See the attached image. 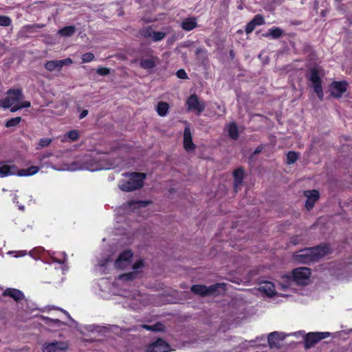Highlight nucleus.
I'll return each mask as SVG.
<instances>
[{"label": "nucleus", "mask_w": 352, "mask_h": 352, "mask_svg": "<svg viewBox=\"0 0 352 352\" xmlns=\"http://www.w3.org/2000/svg\"><path fill=\"white\" fill-rule=\"evenodd\" d=\"M19 208L21 210H24V209H25V207L23 206H19Z\"/></svg>", "instance_id": "nucleus-60"}, {"label": "nucleus", "mask_w": 352, "mask_h": 352, "mask_svg": "<svg viewBox=\"0 0 352 352\" xmlns=\"http://www.w3.org/2000/svg\"><path fill=\"white\" fill-rule=\"evenodd\" d=\"M7 94L6 98L0 100V107L4 109L10 108L12 112H16L22 108L31 106L30 102L23 100L24 96L21 89H9Z\"/></svg>", "instance_id": "nucleus-3"}, {"label": "nucleus", "mask_w": 352, "mask_h": 352, "mask_svg": "<svg viewBox=\"0 0 352 352\" xmlns=\"http://www.w3.org/2000/svg\"><path fill=\"white\" fill-rule=\"evenodd\" d=\"M252 21L256 25L259 26L265 23L264 18L261 14H256L254 16V17L252 19Z\"/></svg>", "instance_id": "nucleus-46"}, {"label": "nucleus", "mask_w": 352, "mask_h": 352, "mask_svg": "<svg viewBox=\"0 0 352 352\" xmlns=\"http://www.w3.org/2000/svg\"><path fill=\"white\" fill-rule=\"evenodd\" d=\"M45 254H49L43 247H37L30 251L29 255L34 259H38L36 256H39L38 258L41 259L42 256H44Z\"/></svg>", "instance_id": "nucleus-28"}, {"label": "nucleus", "mask_w": 352, "mask_h": 352, "mask_svg": "<svg viewBox=\"0 0 352 352\" xmlns=\"http://www.w3.org/2000/svg\"><path fill=\"white\" fill-rule=\"evenodd\" d=\"M153 32H154V31L153 30V29L151 27H146V28H142L140 30L141 36L145 38L151 39Z\"/></svg>", "instance_id": "nucleus-38"}, {"label": "nucleus", "mask_w": 352, "mask_h": 352, "mask_svg": "<svg viewBox=\"0 0 352 352\" xmlns=\"http://www.w3.org/2000/svg\"><path fill=\"white\" fill-rule=\"evenodd\" d=\"M197 26V19L191 16L184 19L181 23V28L185 31H190Z\"/></svg>", "instance_id": "nucleus-23"}, {"label": "nucleus", "mask_w": 352, "mask_h": 352, "mask_svg": "<svg viewBox=\"0 0 352 352\" xmlns=\"http://www.w3.org/2000/svg\"><path fill=\"white\" fill-rule=\"evenodd\" d=\"M21 120V117H16V118H11L6 122V126L8 128L16 126L20 123Z\"/></svg>", "instance_id": "nucleus-40"}, {"label": "nucleus", "mask_w": 352, "mask_h": 352, "mask_svg": "<svg viewBox=\"0 0 352 352\" xmlns=\"http://www.w3.org/2000/svg\"><path fill=\"white\" fill-rule=\"evenodd\" d=\"M52 259H53V261H54V262H57V263H60V262L58 260H57L56 258H53Z\"/></svg>", "instance_id": "nucleus-61"}, {"label": "nucleus", "mask_w": 352, "mask_h": 352, "mask_svg": "<svg viewBox=\"0 0 352 352\" xmlns=\"http://www.w3.org/2000/svg\"><path fill=\"white\" fill-rule=\"evenodd\" d=\"M157 58L151 57L148 58H142L140 60V66L146 69H153L155 67V60Z\"/></svg>", "instance_id": "nucleus-26"}, {"label": "nucleus", "mask_w": 352, "mask_h": 352, "mask_svg": "<svg viewBox=\"0 0 352 352\" xmlns=\"http://www.w3.org/2000/svg\"><path fill=\"white\" fill-rule=\"evenodd\" d=\"M329 336V332H311L305 338V346L307 349L314 346L320 340Z\"/></svg>", "instance_id": "nucleus-13"}, {"label": "nucleus", "mask_w": 352, "mask_h": 352, "mask_svg": "<svg viewBox=\"0 0 352 352\" xmlns=\"http://www.w3.org/2000/svg\"><path fill=\"white\" fill-rule=\"evenodd\" d=\"M17 197H17V195H14V197H13V198H12V200H13V201H14V203H18V201H17Z\"/></svg>", "instance_id": "nucleus-59"}, {"label": "nucleus", "mask_w": 352, "mask_h": 352, "mask_svg": "<svg viewBox=\"0 0 352 352\" xmlns=\"http://www.w3.org/2000/svg\"><path fill=\"white\" fill-rule=\"evenodd\" d=\"M168 109L169 105L167 102H160L157 105L156 111L159 116L164 117L167 115Z\"/></svg>", "instance_id": "nucleus-29"}, {"label": "nucleus", "mask_w": 352, "mask_h": 352, "mask_svg": "<svg viewBox=\"0 0 352 352\" xmlns=\"http://www.w3.org/2000/svg\"><path fill=\"white\" fill-rule=\"evenodd\" d=\"M122 165V160L112 154L93 150L79 157L65 169L69 171L89 170L91 172L114 168Z\"/></svg>", "instance_id": "nucleus-1"}, {"label": "nucleus", "mask_w": 352, "mask_h": 352, "mask_svg": "<svg viewBox=\"0 0 352 352\" xmlns=\"http://www.w3.org/2000/svg\"><path fill=\"white\" fill-rule=\"evenodd\" d=\"M184 147L188 152L192 151L195 148V145L192 142L191 131L188 124H187L184 131Z\"/></svg>", "instance_id": "nucleus-18"}, {"label": "nucleus", "mask_w": 352, "mask_h": 352, "mask_svg": "<svg viewBox=\"0 0 352 352\" xmlns=\"http://www.w3.org/2000/svg\"><path fill=\"white\" fill-rule=\"evenodd\" d=\"M94 58V55L91 52H87L82 56V63H89Z\"/></svg>", "instance_id": "nucleus-48"}, {"label": "nucleus", "mask_w": 352, "mask_h": 352, "mask_svg": "<svg viewBox=\"0 0 352 352\" xmlns=\"http://www.w3.org/2000/svg\"><path fill=\"white\" fill-rule=\"evenodd\" d=\"M263 150V146L261 145V146H258L254 151V155H257L258 153H260Z\"/></svg>", "instance_id": "nucleus-57"}, {"label": "nucleus", "mask_w": 352, "mask_h": 352, "mask_svg": "<svg viewBox=\"0 0 352 352\" xmlns=\"http://www.w3.org/2000/svg\"><path fill=\"white\" fill-rule=\"evenodd\" d=\"M97 74H98L100 76H106L109 74V69L106 67H99L97 69Z\"/></svg>", "instance_id": "nucleus-52"}, {"label": "nucleus", "mask_w": 352, "mask_h": 352, "mask_svg": "<svg viewBox=\"0 0 352 352\" xmlns=\"http://www.w3.org/2000/svg\"><path fill=\"white\" fill-rule=\"evenodd\" d=\"M225 286L226 285L224 283H217L210 285V287H206L201 285H195L192 286L191 291L193 293L200 296L213 295L217 294V290L219 289L224 291Z\"/></svg>", "instance_id": "nucleus-9"}, {"label": "nucleus", "mask_w": 352, "mask_h": 352, "mask_svg": "<svg viewBox=\"0 0 352 352\" xmlns=\"http://www.w3.org/2000/svg\"><path fill=\"white\" fill-rule=\"evenodd\" d=\"M150 204V201H129L126 204V206L130 209H135L136 207H146L148 204Z\"/></svg>", "instance_id": "nucleus-34"}, {"label": "nucleus", "mask_w": 352, "mask_h": 352, "mask_svg": "<svg viewBox=\"0 0 352 352\" xmlns=\"http://www.w3.org/2000/svg\"><path fill=\"white\" fill-rule=\"evenodd\" d=\"M73 63L72 60L70 58H67L63 60H58V66L60 69L64 66V65H71Z\"/></svg>", "instance_id": "nucleus-49"}, {"label": "nucleus", "mask_w": 352, "mask_h": 352, "mask_svg": "<svg viewBox=\"0 0 352 352\" xmlns=\"http://www.w3.org/2000/svg\"><path fill=\"white\" fill-rule=\"evenodd\" d=\"M87 114H88V111L87 110H83L80 113V114L79 116V118L80 119H82V118H85L87 116Z\"/></svg>", "instance_id": "nucleus-56"}, {"label": "nucleus", "mask_w": 352, "mask_h": 352, "mask_svg": "<svg viewBox=\"0 0 352 352\" xmlns=\"http://www.w3.org/2000/svg\"><path fill=\"white\" fill-rule=\"evenodd\" d=\"M41 169L40 166H32L28 168L18 170L17 175L21 177H27L35 175Z\"/></svg>", "instance_id": "nucleus-24"}, {"label": "nucleus", "mask_w": 352, "mask_h": 352, "mask_svg": "<svg viewBox=\"0 0 352 352\" xmlns=\"http://www.w3.org/2000/svg\"><path fill=\"white\" fill-rule=\"evenodd\" d=\"M229 136L233 139L236 140L239 137L238 128L234 122L230 123L227 126Z\"/></svg>", "instance_id": "nucleus-31"}, {"label": "nucleus", "mask_w": 352, "mask_h": 352, "mask_svg": "<svg viewBox=\"0 0 352 352\" xmlns=\"http://www.w3.org/2000/svg\"><path fill=\"white\" fill-rule=\"evenodd\" d=\"M76 32V27L74 25L66 26L60 29L58 34L61 36L67 37L73 35Z\"/></svg>", "instance_id": "nucleus-30"}, {"label": "nucleus", "mask_w": 352, "mask_h": 352, "mask_svg": "<svg viewBox=\"0 0 352 352\" xmlns=\"http://www.w3.org/2000/svg\"><path fill=\"white\" fill-rule=\"evenodd\" d=\"M350 265H352V260H350L348 262H344L343 263H333L331 265L329 269L333 271L332 274L338 277L347 276L345 275V274L349 272Z\"/></svg>", "instance_id": "nucleus-12"}, {"label": "nucleus", "mask_w": 352, "mask_h": 352, "mask_svg": "<svg viewBox=\"0 0 352 352\" xmlns=\"http://www.w3.org/2000/svg\"><path fill=\"white\" fill-rule=\"evenodd\" d=\"M11 23L12 20L9 16L0 15V26L8 27Z\"/></svg>", "instance_id": "nucleus-42"}, {"label": "nucleus", "mask_w": 352, "mask_h": 352, "mask_svg": "<svg viewBox=\"0 0 352 352\" xmlns=\"http://www.w3.org/2000/svg\"><path fill=\"white\" fill-rule=\"evenodd\" d=\"M283 31L280 28L278 27H273L268 30L266 36H270L272 38H278L283 35Z\"/></svg>", "instance_id": "nucleus-32"}, {"label": "nucleus", "mask_w": 352, "mask_h": 352, "mask_svg": "<svg viewBox=\"0 0 352 352\" xmlns=\"http://www.w3.org/2000/svg\"><path fill=\"white\" fill-rule=\"evenodd\" d=\"M143 266V261H138L133 264L132 272L120 275L118 279L121 280H132L135 279L138 274L141 272Z\"/></svg>", "instance_id": "nucleus-14"}, {"label": "nucleus", "mask_w": 352, "mask_h": 352, "mask_svg": "<svg viewBox=\"0 0 352 352\" xmlns=\"http://www.w3.org/2000/svg\"><path fill=\"white\" fill-rule=\"evenodd\" d=\"M256 25L252 21V20L246 25L245 32L246 34H250L255 29Z\"/></svg>", "instance_id": "nucleus-50"}, {"label": "nucleus", "mask_w": 352, "mask_h": 352, "mask_svg": "<svg viewBox=\"0 0 352 352\" xmlns=\"http://www.w3.org/2000/svg\"><path fill=\"white\" fill-rule=\"evenodd\" d=\"M84 328L86 331H87L89 332H91V333L97 332L99 333H102L105 329V327L99 326L97 324H94L86 325Z\"/></svg>", "instance_id": "nucleus-35"}, {"label": "nucleus", "mask_w": 352, "mask_h": 352, "mask_svg": "<svg viewBox=\"0 0 352 352\" xmlns=\"http://www.w3.org/2000/svg\"><path fill=\"white\" fill-rule=\"evenodd\" d=\"M132 257V252L127 250L120 253L116 259H115L113 254L107 255L104 258L98 261V265L101 270H102V273L104 274L106 273V272L103 268L107 266L109 263H112L113 261H114V267L116 269L124 270L131 265Z\"/></svg>", "instance_id": "nucleus-5"}, {"label": "nucleus", "mask_w": 352, "mask_h": 352, "mask_svg": "<svg viewBox=\"0 0 352 352\" xmlns=\"http://www.w3.org/2000/svg\"><path fill=\"white\" fill-rule=\"evenodd\" d=\"M58 156L51 152H46L38 155V164L41 168H51L57 170H67L65 169L69 164H65L64 167H58L56 164V160Z\"/></svg>", "instance_id": "nucleus-8"}, {"label": "nucleus", "mask_w": 352, "mask_h": 352, "mask_svg": "<svg viewBox=\"0 0 352 352\" xmlns=\"http://www.w3.org/2000/svg\"><path fill=\"white\" fill-rule=\"evenodd\" d=\"M169 348L167 342L162 339H158L147 346L146 352H167Z\"/></svg>", "instance_id": "nucleus-15"}, {"label": "nucleus", "mask_w": 352, "mask_h": 352, "mask_svg": "<svg viewBox=\"0 0 352 352\" xmlns=\"http://www.w3.org/2000/svg\"><path fill=\"white\" fill-rule=\"evenodd\" d=\"M329 252L330 248L327 245L305 248L297 252L294 255V259L298 263H309L317 261L319 258L329 253Z\"/></svg>", "instance_id": "nucleus-4"}, {"label": "nucleus", "mask_w": 352, "mask_h": 352, "mask_svg": "<svg viewBox=\"0 0 352 352\" xmlns=\"http://www.w3.org/2000/svg\"><path fill=\"white\" fill-rule=\"evenodd\" d=\"M187 109L190 111H196L200 114L205 109L204 102L200 101L195 94H192L186 100Z\"/></svg>", "instance_id": "nucleus-11"}, {"label": "nucleus", "mask_w": 352, "mask_h": 352, "mask_svg": "<svg viewBox=\"0 0 352 352\" xmlns=\"http://www.w3.org/2000/svg\"><path fill=\"white\" fill-rule=\"evenodd\" d=\"M258 340L265 341V339L264 336H261V338H256L255 340H252L251 341H245V343H249L251 344V346H253L255 343H256Z\"/></svg>", "instance_id": "nucleus-54"}, {"label": "nucleus", "mask_w": 352, "mask_h": 352, "mask_svg": "<svg viewBox=\"0 0 352 352\" xmlns=\"http://www.w3.org/2000/svg\"><path fill=\"white\" fill-rule=\"evenodd\" d=\"M286 337L284 333L274 331L269 334L267 337V342L271 349L278 348L280 346V342L283 341Z\"/></svg>", "instance_id": "nucleus-16"}, {"label": "nucleus", "mask_w": 352, "mask_h": 352, "mask_svg": "<svg viewBox=\"0 0 352 352\" xmlns=\"http://www.w3.org/2000/svg\"><path fill=\"white\" fill-rule=\"evenodd\" d=\"M123 175L128 177V180H121L118 184L119 188L124 192H131L140 188L143 186V182L146 178V174L142 173H124Z\"/></svg>", "instance_id": "nucleus-6"}, {"label": "nucleus", "mask_w": 352, "mask_h": 352, "mask_svg": "<svg viewBox=\"0 0 352 352\" xmlns=\"http://www.w3.org/2000/svg\"><path fill=\"white\" fill-rule=\"evenodd\" d=\"M347 83L345 81L333 82L330 86V91L332 96L336 98H340L344 92L346 91Z\"/></svg>", "instance_id": "nucleus-17"}, {"label": "nucleus", "mask_w": 352, "mask_h": 352, "mask_svg": "<svg viewBox=\"0 0 352 352\" xmlns=\"http://www.w3.org/2000/svg\"><path fill=\"white\" fill-rule=\"evenodd\" d=\"M195 54L198 56L202 57L203 58H206L207 56V50L204 48L199 47L196 50Z\"/></svg>", "instance_id": "nucleus-51"}, {"label": "nucleus", "mask_w": 352, "mask_h": 352, "mask_svg": "<svg viewBox=\"0 0 352 352\" xmlns=\"http://www.w3.org/2000/svg\"><path fill=\"white\" fill-rule=\"evenodd\" d=\"M298 158V153L294 151H289L287 155V164H292Z\"/></svg>", "instance_id": "nucleus-39"}, {"label": "nucleus", "mask_w": 352, "mask_h": 352, "mask_svg": "<svg viewBox=\"0 0 352 352\" xmlns=\"http://www.w3.org/2000/svg\"><path fill=\"white\" fill-rule=\"evenodd\" d=\"M259 289L268 296H272L276 294L274 285L270 281L261 283L259 286Z\"/></svg>", "instance_id": "nucleus-22"}, {"label": "nucleus", "mask_w": 352, "mask_h": 352, "mask_svg": "<svg viewBox=\"0 0 352 352\" xmlns=\"http://www.w3.org/2000/svg\"><path fill=\"white\" fill-rule=\"evenodd\" d=\"M69 343L67 341L54 340L46 342L42 345L43 352H63L68 349Z\"/></svg>", "instance_id": "nucleus-10"}, {"label": "nucleus", "mask_w": 352, "mask_h": 352, "mask_svg": "<svg viewBox=\"0 0 352 352\" xmlns=\"http://www.w3.org/2000/svg\"><path fill=\"white\" fill-rule=\"evenodd\" d=\"M304 195L307 197L305 207L307 210H310L314 207L315 202L319 198V192L316 190H305Z\"/></svg>", "instance_id": "nucleus-19"}, {"label": "nucleus", "mask_w": 352, "mask_h": 352, "mask_svg": "<svg viewBox=\"0 0 352 352\" xmlns=\"http://www.w3.org/2000/svg\"><path fill=\"white\" fill-rule=\"evenodd\" d=\"M234 181V187L235 190H237L238 186H241L244 176V170L241 168H239L236 169L233 173Z\"/></svg>", "instance_id": "nucleus-25"}, {"label": "nucleus", "mask_w": 352, "mask_h": 352, "mask_svg": "<svg viewBox=\"0 0 352 352\" xmlns=\"http://www.w3.org/2000/svg\"><path fill=\"white\" fill-rule=\"evenodd\" d=\"M42 318L46 324L51 327H60L62 325L64 324L63 322L58 319H52L45 316H42Z\"/></svg>", "instance_id": "nucleus-33"}, {"label": "nucleus", "mask_w": 352, "mask_h": 352, "mask_svg": "<svg viewBox=\"0 0 352 352\" xmlns=\"http://www.w3.org/2000/svg\"><path fill=\"white\" fill-rule=\"evenodd\" d=\"M44 27H45V24H42V23L33 24V28H34V30H36L38 28H43Z\"/></svg>", "instance_id": "nucleus-58"}, {"label": "nucleus", "mask_w": 352, "mask_h": 352, "mask_svg": "<svg viewBox=\"0 0 352 352\" xmlns=\"http://www.w3.org/2000/svg\"><path fill=\"white\" fill-rule=\"evenodd\" d=\"M3 295L4 296H10L16 301H19L24 298V294L21 291L13 288L6 289L3 292Z\"/></svg>", "instance_id": "nucleus-21"}, {"label": "nucleus", "mask_w": 352, "mask_h": 352, "mask_svg": "<svg viewBox=\"0 0 352 352\" xmlns=\"http://www.w3.org/2000/svg\"><path fill=\"white\" fill-rule=\"evenodd\" d=\"M142 328L146 329V330L152 331H158L162 330V324H157L155 325H147L144 324L142 326Z\"/></svg>", "instance_id": "nucleus-45"}, {"label": "nucleus", "mask_w": 352, "mask_h": 352, "mask_svg": "<svg viewBox=\"0 0 352 352\" xmlns=\"http://www.w3.org/2000/svg\"><path fill=\"white\" fill-rule=\"evenodd\" d=\"M177 76L180 79H186L188 78L187 74L184 69H179L177 72Z\"/></svg>", "instance_id": "nucleus-53"}, {"label": "nucleus", "mask_w": 352, "mask_h": 352, "mask_svg": "<svg viewBox=\"0 0 352 352\" xmlns=\"http://www.w3.org/2000/svg\"><path fill=\"white\" fill-rule=\"evenodd\" d=\"M321 69L314 67L309 69L308 79L311 82L315 93L320 100H323L324 94L321 82Z\"/></svg>", "instance_id": "nucleus-7"}, {"label": "nucleus", "mask_w": 352, "mask_h": 352, "mask_svg": "<svg viewBox=\"0 0 352 352\" xmlns=\"http://www.w3.org/2000/svg\"><path fill=\"white\" fill-rule=\"evenodd\" d=\"M8 254L10 255H13L15 258H19L27 255L28 252L26 250L9 251Z\"/></svg>", "instance_id": "nucleus-47"}, {"label": "nucleus", "mask_w": 352, "mask_h": 352, "mask_svg": "<svg viewBox=\"0 0 352 352\" xmlns=\"http://www.w3.org/2000/svg\"><path fill=\"white\" fill-rule=\"evenodd\" d=\"M129 298L133 299V302L131 306L132 309H138L141 304L142 296L140 295V292L138 291H135L132 294L128 296Z\"/></svg>", "instance_id": "nucleus-27"}, {"label": "nucleus", "mask_w": 352, "mask_h": 352, "mask_svg": "<svg viewBox=\"0 0 352 352\" xmlns=\"http://www.w3.org/2000/svg\"><path fill=\"white\" fill-rule=\"evenodd\" d=\"M36 30H34V28H33L32 25H26L23 26L21 30H20V34L22 36L28 37L30 36L31 34L34 33Z\"/></svg>", "instance_id": "nucleus-36"}, {"label": "nucleus", "mask_w": 352, "mask_h": 352, "mask_svg": "<svg viewBox=\"0 0 352 352\" xmlns=\"http://www.w3.org/2000/svg\"><path fill=\"white\" fill-rule=\"evenodd\" d=\"M165 36H166V34L163 32H161V31L155 32L154 31V32L152 35V37H151V40L155 42H157V41H162L165 37Z\"/></svg>", "instance_id": "nucleus-43"}, {"label": "nucleus", "mask_w": 352, "mask_h": 352, "mask_svg": "<svg viewBox=\"0 0 352 352\" xmlns=\"http://www.w3.org/2000/svg\"><path fill=\"white\" fill-rule=\"evenodd\" d=\"M60 309V310H61L63 313H65V315L67 316V318H69V320H70L73 323H76V321H75V320H74V319L70 316L69 314L67 311H65V310H63V309Z\"/></svg>", "instance_id": "nucleus-55"}, {"label": "nucleus", "mask_w": 352, "mask_h": 352, "mask_svg": "<svg viewBox=\"0 0 352 352\" xmlns=\"http://www.w3.org/2000/svg\"><path fill=\"white\" fill-rule=\"evenodd\" d=\"M18 168L15 165H8L0 163V177L17 175Z\"/></svg>", "instance_id": "nucleus-20"}, {"label": "nucleus", "mask_w": 352, "mask_h": 352, "mask_svg": "<svg viewBox=\"0 0 352 352\" xmlns=\"http://www.w3.org/2000/svg\"><path fill=\"white\" fill-rule=\"evenodd\" d=\"M311 276V271L308 267H298L292 270L289 275L281 276L278 281V289L286 292L280 293L283 296H290L292 292L296 291V285H307Z\"/></svg>", "instance_id": "nucleus-2"}, {"label": "nucleus", "mask_w": 352, "mask_h": 352, "mask_svg": "<svg viewBox=\"0 0 352 352\" xmlns=\"http://www.w3.org/2000/svg\"><path fill=\"white\" fill-rule=\"evenodd\" d=\"M65 136L71 141H76L79 138V133L77 130H71L66 133Z\"/></svg>", "instance_id": "nucleus-41"}, {"label": "nucleus", "mask_w": 352, "mask_h": 352, "mask_svg": "<svg viewBox=\"0 0 352 352\" xmlns=\"http://www.w3.org/2000/svg\"><path fill=\"white\" fill-rule=\"evenodd\" d=\"M52 142V139L50 138H41L38 143V145L36 146V149H40L41 148H43L45 146H47L48 145H50V144Z\"/></svg>", "instance_id": "nucleus-44"}, {"label": "nucleus", "mask_w": 352, "mask_h": 352, "mask_svg": "<svg viewBox=\"0 0 352 352\" xmlns=\"http://www.w3.org/2000/svg\"><path fill=\"white\" fill-rule=\"evenodd\" d=\"M45 69L47 70V71H50V72H52L55 69H58L60 70V68H59V66H58V60H50V61H47L45 65Z\"/></svg>", "instance_id": "nucleus-37"}]
</instances>
